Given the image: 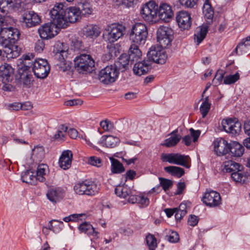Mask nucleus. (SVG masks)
<instances>
[{
    "mask_svg": "<svg viewBox=\"0 0 250 250\" xmlns=\"http://www.w3.org/2000/svg\"><path fill=\"white\" fill-rule=\"evenodd\" d=\"M158 5L154 1L146 3L141 8V14L142 18L149 23H153L159 19L167 22L172 17L173 14L170 5L166 3Z\"/></svg>",
    "mask_w": 250,
    "mask_h": 250,
    "instance_id": "1",
    "label": "nucleus"
},
{
    "mask_svg": "<svg viewBox=\"0 0 250 250\" xmlns=\"http://www.w3.org/2000/svg\"><path fill=\"white\" fill-rule=\"evenodd\" d=\"M4 18L0 20V43L2 46H6L10 42H16L20 37L19 30L12 27H4Z\"/></svg>",
    "mask_w": 250,
    "mask_h": 250,
    "instance_id": "2",
    "label": "nucleus"
},
{
    "mask_svg": "<svg viewBox=\"0 0 250 250\" xmlns=\"http://www.w3.org/2000/svg\"><path fill=\"white\" fill-rule=\"evenodd\" d=\"M66 8L62 2L56 3L50 11L52 21L56 23L59 28L67 27L66 21L64 20L66 16Z\"/></svg>",
    "mask_w": 250,
    "mask_h": 250,
    "instance_id": "3",
    "label": "nucleus"
},
{
    "mask_svg": "<svg viewBox=\"0 0 250 250\" xmlns=\"http://www.w3.org/2000/svg\"><path fill=\"white\" fill-rule=\"evenodd\" d=\"M73 188L75 192L77 194L90 196L97 194L100 189L95 182L89 180H85L76 183Z\"/></svg>",
    "mask_w": 250,
    "mask_h": 250,
    "instance_id": "4",
    "label": "nucleus"
},
{
    "mask_svg": "<svg viewBox=\"0 0 250 250\" xmlns=\"http://www.w3.org/2000/svg\"><path fill=\"white\" fill-rule=\"evenodd\" d=\"M147 35L146 26L144 24L137 23L132 28L129 38L133 44L141 45L145 43Z\"/></svg>",
    "mask_w": 250,
    "mask_h": 250,
    "instance_id": "5",
    "label": "nucleus"
},
{
    "mask_svg": "<svg viewBox=\"0 0 250 250\" xmlns=\"http://www.w3.org/2000/svg\"><path fill=\"white\" fill-rule=\"evenodd\" d=\"M74 65L79 73L91 72L95 66V62L90 55L82 54L74 60Z\"/></svg>",
    "mask_w": 250,
    "mask_h": 250,
    "instance_id": "6",
    "label": "nucleus"
},
{
    "mask_svg": "<svg viewBox=\"0 0 250 250\" xmlns=\"http://www.w3.org/2000/svg\"><path fill=\"white\" fill-rule=\"evenodd\" d=\"M161 159L163 162L177 165L189 168L190 167V158L188 155H182L180 153H162Z\"/></svg>",
    "mask_w": 250,
    "mask_h": 250,
    "instance_id": "7",
    "label": "nucleus"
},
{
    "mask_svg": "<svg viewBox=\"0 0 250 250\" xmlns=\"http://www.w3.org/2000/svg\"><path fill=\"white\" fill-rule=\"evenodd\" d=\"M32 67V71L34 75L39 79H43L47 77L50 66L47 61L45 59H38L35 60L34 62H29Z\"/></svg>",
    "mask_w": 250,
    "mask_h": 250,
    "instance_id": "8",
    "label": "nucleus"
},
{
    "mask_svg": "<svg viewBox=\"0 0 250 250\" xmlns=\"http://www.w3.org/2000/svg\"><path fill=\"white\" fill-rule=\"evenodd\" d=\"M125 31V27L122 25L112 24L105 29L103 38L110 43L114 42L123 36Z\"/></svg>",
    "mask_w": 250,
    "mask_h": 250,
    "instance_id": "9",
    "label": "nucleus"
},
{
    "mask_svg": "<svg viewBox=\"0 0 250 250\" xmlns=\"http://www.w3.org/2000/svg\"><path fill=\"white\" fill-rule=\"evenodd\" d=\"M173 34V30L167 26H161L157 29V42L162 48H165L171 45Z\"/></svg>",
    "mask_w": 250,
    "mask_h": 250,
    "instance_id": "10",
    "label": "nucleus"
},
{
    "mask_svg": "<svg viewBox=\"0 0 250 250\" xmlns=\"http://www.w3.org/2000/svg\"><path fill=\"white\" fill-rule=\"evenodd\" d=\"M119 72L113 65H108L99 73L100 81L104 84H109L114 83L118 77Z\"/></svg>",
    "mask_w": 250,
    "mask_h": 250,
    "instance_id": "11",
    "label": "nucleus"
},
{
    "mask_svg": "<svg viewBox=\"0 0 250 250\" xmlns=\"http://www.w3.org/2000/svg\"><path fill=\"white\" fill-rule=\"evenodd\" d=\"M147 60L152 62V63L156 62L164 64L166 62L167 55L165 51L160 47L151 46L147 54Z\"/></svg>",
    "mask_w": 250,
    "mask_h": 250,
    "instance_id": "12",
    "label": "nucleus"
},
{
    "mask_svg": "<svg viewBox=\"0 0 250 250\" xmlns=\"http://www.w3.org/2000/svg\"><path fill=\"white\" fill-rule=\"evenodd\" d=\"M21 22L26 28H32L39 25L41 23V19L34 11H28L22 15Z\"/></svg>",
    "mask_w": 250,
    "mask_h": 250,
    "instance_id": "13",
    "label": "nucleus"
},
{
    "mask_svg": "<svg viewBox=\"0 0 250 250\" xmlns=\"http://www.w3.org/2000/svg\"><path fill=\"white\" fill-rule=\"evenodd\" d=\"M26 62L25 66H21L18 69L17 79L19 80L23 87L28 88L31 86L32 75L29 70L30 66Z\"/></svg>",
    "mask_w": 250,
    "mask_h": 250,
    "instance_id": "14",
    "label": "nucleus"
},
{
    "mask_svg": "<svg viewBox=\"0 0 250 250\" xmlns=\"http://www.w3.org/2000/svg\"><path fill=\"white\" fill-rule=\"evenodd\" d=\"M57 28L59 27L57 24L53 21L42 25L38 29V32L41 38L43 39H51L57 34Z\"/></svg>",
    "mask_w": 250,
    "mask_h": 250,
    "instance_id": "15",
    "label": "nucleus"
},
{
    "mask_svg": "<svg viewBox=\"0 0 250 250\" xmlns=\"http://www.w3.org/2000/svg\"><path fill=\"white\" fill-rule=\"evenodd\" d=\"M202 200L204 204L210 207H217L221 204V198L220 194L213 190L206 192Z\"/></svg>",
    "mask_w": 250,
    "mask_h": 250,
    "instance_id": "16",
    "label": "nucleus"
},
{
    "mask_svg": "<svg viewBox=\"0 0 250 250\" xmlns=\"http://www.w3.org/2000/svg\"><path fill=\"white\" fill-rule=\"evenodd\" d=\"M151 65L152 62L147 59L138 62L134 65L133 73L139 76L146 74L151 69Z\"/></svg>",
    "mask_w": 250,
    "mask_h": 250,
    "instance_id": "17",
    "label": "nucleus"
},
{
    "mask_svg": "<svg viewBox=\"0 0 250 250\" xmlns=\"http://www.w3.org/2000/svg\"><path fill=\"white\" fill-rule=\"evenodd\" d=\"M14 69L6 63L0 66V81L2 83H9L13 80Z\"/></svg>",
    "mask_w": 250,
    "mask_h": 250,
    "instance_id": "18",
    "label": "nucleus"
},
{
    "mask_svg": "<svg viewBox=\"0 0 250 250\" xmlns=\"http://www.w3.org/2000/svg\"><path fill=\"white\" fill-rule=\"evenodd\" d=\"M21 3V0H0V10L2 13L8 10H18Z\"/></svg>",
    "mask_w": 250,
    "mask_h": 250,
    "instance_id": "19",
    "label": "nucleus"
},
{
    "mask_svg": "<svg viewBox=\"0 0 250 250\" xmlns=\"http://www.w3.org/2000/svg\"><path fill=\"white\" fill-rule=\"evenodd\" d=\"M176 21L179 27L183 30H188L191 26V17L186 11H180L176 16Z\"/></svg>",
    "mask_w": 250,
    "mask_h": 250,
    "instance_id": "20",
    "label": "nucleus"
},
{
    "mask_svg": "<svg viewBox=\"0 0 250 250\" xmlns=\"http://www.w3.org/2000/svg\"><path fill=\"white\" fill-rule=\"evenodd\" d=\"M230 144L223 139H217L214 142V148L218 156L225 155L229 153Z\"/></svg>",
    "mask_w": 250,
    "mask_h": 250,
    "instance_id": "21",
    "label": "nucleus"
},
{
    "mask_svg": "<svg viewBox=\"0 0 250 250\" xmlns=\"http://www.w3.org/2000/svg\"><path fill=\"white\" fill-rule=\"evenodd\" d=\"M81 15L79 8L75 6L66 8V16L64 17L65 20L67 22V27L69 23H74L81 18Z\"/></svg>",
    "mask_w": 250,
    "mask_h": 250,
    "instance_id": "22",
    "label": "nucleus"
},
{
    "mask_svg": "<svg viewBox=\"0 0 250 250\" xmlns=\"http://www.w3.org/2000/svg\"><path fill=\"white\" fill-rule=\"evenodd\" d=\"M46 196L49 201L56 203L63 198L64 192L60 188H51L48 190Z\"/></svg>",
    "mask_w": 250,
    "mask_h": 250,
    "instance_id": "23",
    "label": "nucleus"
},
{
    "mask_svg": "<svg viewBox=\"0 0 250 250\" xmlns=\"http://www.w3.org/2000/svg\"><path fill=\"white\" fill-rule=\"evenodd\" d=\"M73 154L71 151H63L59 159L60 167L63 169H68L71 165Z\"/></svg>",
    "mask_w": 250,
    "mask_h": 250,
    "instance_id": "24",
    "label": "nucleus"
},
{
    "mask_svg": "<svg viewBox=\"0 0 250 250\" xmlns=\"http://www.w3.org/2000/svg\"><path fill=\"white\" fill-rule=\"evenodd\" d=\"M15 42H10L4 47L3 51L6 54V57L15 58L20 55L21 49L18 45H15Z\"/></svg>",
    "mask_w": 250,
    "mask_h": 250,
    "instance_id": "25",
    "label": "nucleus"
},
{
    "mask_svg": "<svg viewBox=\"0 0 250 250\" xmlns=\"http://www.w3.org/2000/svg\"><path fill=\"white\" fill-rule=\"evenodd\" d=\"M83 34L87 37L95 38L100 35L101 33L99 27L96 25L90 24L83 29Z\"/></svg>",
    "mask_w": 250,
    "mask_h": 250,
    "instance_id": "26",
    "label": "nucleus"
},
{
    "mask_svg": "<svg viewBox=\"0 0 250 250\" xmlns=\"http://www.w3.org/2000/svg\"><path fill=\"white\" fill-rule=\"evenodd\" d=\"M178 130L175 129L170 134L171 136L165 140L163 146L167 147L175 146L181 139V136L177 134Z\"/></svg>",
    "mask_w": 250,
    "mask_h": 250,
    "instance_id": "27",
    "label": "nucleus"
},
{
    "mask_svg": "<svg viewBox=\"0 0 250 250\" xmlns=\"http://www.w3.org/2000/svg\"><path fill=\"white\" fill-rule=\"evenodd\" d=\"M129 61V56L126 55L122 54L119 58L118 62H116L114 67L117 68V69L122 72L125 71L128 67Z\"/></svg>",
    "mask_w": 250,
    "mask_h": 250,
    "instance_id": "28",
    "label": "nucleus"
},
{
    "mask_svg": "<svg viewBox=\"0 0 250 250\" xmlns=\"http://www.w3.org/2000/svg\"><path fill=\"white\" fill-rule=\"evenodd\" d=\"M229 149V153L230 152L232 156L236 157L241 156L244 152V147L237 142L230 144Z\"/></svg>",
    "mask_w": 250,
    "mask_h": 250,
    "instance_id": "29",
    "label": "nucleus"
},
{
    "mask_svg": "<svg viewBox=\"0 0 250 250\" xmlns=\"http://www.w3.org/2000/svg\"><path fill=\"white\" fill-rule=\"evenodd\" d=\"M31 170H26L21 173V179L23 182L30 184L31 185H37L38 179L36 175Z\"/></svg>",
    "mask_w": 250,
    "mask_h": 250,
    "instance_id": "30",
    "label": "nucleus"
},
{
    "mask_svg": "<svg viewBox=\"0 0 250 250\" xmlns=\"http://www.w3.org/2000/svg\"><path fill=\"white\" fill-rule=\"evenodd\" d=\"M128 56L131 62L137 61L142 56V52L139 48L138 45L132 44L128 52Z\"/></svg>",
    "mask_w": 250,
    "mask_h": 250,
    "instance_id": "31",
    "label": "nucleus"
},
{
    "mask_svg": "<svg viewBox=\"0 0 250 250\" xmlns=\"http://www.w3.org/2000/svg\"><path fill=\"white\" fill-rule=\"evenodd\" d=\"M79 8L81 16H88L91 15L93 12V8L92 4L87 1L81 2L78 7Z\"/></svg>",
    "mask_w": 250,
    "mask_h": 250,
    "instance_id": "32",
    "label": "nucleus"
},
{
    "mask_svg": "<svg viewBox=\"0 0 250 250\" xmlns=\"http://www.w3.org/2000/svg\"><path fill=\"white\" fill-rule=\"evenodd\" d=\"M131 190L126 185H118L115 188V193L120 198H125L131 194Z\"/></svg>",
    "mask_w": 250,
    "mask_h": 250,
    "instance_id": "33",
    "label": "nucleus"
},
{
    "mask_svg": "<svg viewBox=\"0 0 250 250\" xmlns=\"http://www.w3.org/2000/svg\"><path fill=\"white\" fill-rule=\"evenodd\" d=\"M242 168L243 166L233 161H228L224 163L223 171L232 173L233 172H236Z\"/></svg>",
    "mask_w": 250,
    "mask_h": 250,
    "instance_id": "34",
    "label": "nucleus"
},
{
    "mask_svg": "<svg viewBox=\"0 0 250 250\" xmlns=\"http://www.w3.org/2000/svg\"><path fill=\"white\" fill-rule=\"evenodd\" d=\"M235 50L237 53L240 52L241 54L249 53L250 51V37L248 36L244 39L237 46Z\"/></svg>",
    "mask_w": 250,
    "mask_h": 250,
    "instance_id": "35",
    "label": "nucleus"
},
{
    "mask_svg": "<svg viewBox=\"0 0 250 250\" xmlns=\"http://www.w3.org/2000/svg\"><path fill=\"white\" fill-rule=\"evenodd\" d=\"M166 172L171 175L180 178L185 174V170L183 168L176 166H168L164 167Z\"/></svg>",
    "mask_w": 250,
    "mask_h": 250,
    "instance_id": "36",
    "label": "nucleus"
},
{
    "mask_svg": "<svg viewBox=\"0 0 250 250\" xmlns=\"http://www.w3.org/2000/svg\"><path fill=\"white\" fill-rule=\"evenodd\" d=\"M79 229L81 231L93 236H97L99 233L98 232L95 231L93 226L87 222H84L81 224L79 227Z\"/></svg>",
    "mask_w": 250,
    "mask_h": 250,
    "instance_id": "37",
    "label": "nucleus"
},
{
    "mask_svg": "<svg viewBox=\"0 0 250 250\" xmlns=\"http://www.w3.org/2000/svg\"><path fill=\"white\" fill-rule=\"evenodd\" d=\"M203 13L205 18L210 20V21H212L213 17L214 11L209 0H205L203 6Z\"/></svg>",
    "mask_w": 250,
    "mask_h": 250,
    "instance_id": "38",
    "label": "nucleus"
},
{
    "mask_svg": "<svg viewBox=\"0 0 250 250\" xmlns=\"http://www.w3.org/2000/svg\"><path fill=\"white\" fill-rule=\"evenodd\" d=\"M208 31V26L200 27L194 34V41L197 45H199L205 38Z\"/></svg>",
    "mask_w": 250,
    "mask_h": 250,
    "instance_id": "39",
    "label": "nucleus"
},
{
    "mask_svg": "<svg viewBox=\"0 0 250 250\" xmlns=\"http://www.w3.org/2000/svg\"><path fill=\"white\" fill-rule=\"evenodd\" d=\"M102 138H104L102 142L103 146H105L107 147H114L119 142V139L117 137H114L112 135L103 136Z\"/></svg>",
    "mask_w": 250,
    "mask_h": 250,
    "instance_id": "40",
    "label": "nucleus"
},
{
    "mask_svg": "<svg viewBox=\"0 0 250 250\" xmlns=\"http://www.w3.org/2000/svg\"><path fill=\"white\" fill-rule=\"evenodd\" d=\"M242 168L240 170H237L236 172H233L231 174V178L236 183L240 184H244L247 179V176L244 174V172L241 170Z\"/></svg>",
    "mask_w": 250,
    "mask_h": 250,
    "instance_id": "41",
    "label": "nucleus"
},
{
    "mask_svg": "<svg viewBox=\"0 0 250 250\" xmlns=\"http://www.w3.org/2000/svg\"><path fill=\"white\" fill-rule=\"evenodd\" d=\"M48 169V166L45 164H41L38 167L36 176L38 180L41 182H44L45 178L44 176Z\"/></svg>",
    "mask_w": 250,
    "mask_h": 250,
    "instance_id": "42",
    "label": "nucleus"
},
{
    "mask_svg": "<svg viewBox=\"0 0 250 250\" xmlns=\"http://www.w3.org/2000/svg\"><path fill=\"white\" fill-rule=\"evenodd\" d=\"M44 155L43 147L42 146H37L32 149L31 158L34 160H40L43 158Z\"/></svg>",
    "mask_w": 250,
    "mask_h": 250,
    "instance_id": "43",
    "label": "nucleus"
},
{
    "mask_svg": "<svg viewBox=\"0 0 250 250\" xmlns=\"http://www.w3.org/2000/svg\"><path fill=\"white\" fill-rule=\"evenodd\" d=\"M210 106L211 104L209 102L208 97H206L203 99V102L200 107V111L203 118L208 114Z\"/></svg>",
    "mask_w": 250,
    "mask_h": 250,
    "instance_id": "44",
    "label": "nucleus"
},
{
    "mask_svg": "<svg viewBox=\"0 0 250 250\" xmlns=\"http://www.w3.org/2000/svg\"><path fill=\"white\" fill-rule=\"evenodd\" d=\"M229 127L227 133L231 134L232 135L236 136L239 134L241 131L242 125L240 122L237 120H234V122Z\"/></svg>",
    "mask_w": 250,
    "mask_h": 250,
    "instance_id": "45",
    "label": "nucleus"
},
{
    "mask_svg": "<svg viewBox=\"0 0 250 250\" xmlns=\"http://www.w3.org/2000/svg\"><path fill=\"white\" fill-rule=\"evenodd\" d=\"M176 213L175 215L176 221H180L187 213V205L185 203H182L179 206L176 208Z\"/></svg>",
    "mask_w": 250,
    "mask_h": 250,
    "instance_id": "46",
    "label": "nucleus"
},
{
    "mask_svg": "<svg viewBox=\"0 0 250 250\" xmlns=\"http://www.w3.org/2000/svg\"><path fill=\"white\" fill-rule=\"evenodd\" d=\"M123 164L118 160L113 159L111 164V171L114 173H121L125 171Z\"/></svg>",
    "mask_w": 250,
    "mask_h": 250,
    "instance_id": "47",
    "label": "nucleus"
},
{
    "mask_svg": "<svg viewBox=\"0 0 250 250\" xmlns=\"http://www.w3.org/2000/svg\"><path fill=\"white\" fill-rule=\"evenodd\" d=\"M68 127L64 125H60L57 133L54 135V138L58 140H64L67 133Z\"/></svg>",
    "mask_w": 250,
    "mask_h": 250,
    "instance_id": "48",
    "label": "nucleus"
},
{
    "mask_svg": "<svg viewBox=\"0 0 250 250\" xmlns=\"http://www.w3.org/2000/svg\"><path fill=\"white\" fill-rule=\"evenodd\" d=\"M159 180L160 181V186L162 187L165 192L169 190L173 184V182L172 180L165 178L159 177Z\"/></svg>",
    "mask_w": 250,
    "mask_h": 250,
    "instance_id": "49",
    "label": "nucleus"
},
{
    "mask_svg": "<svg viewBox=\"0 0 250 250\" xmlns=\"http://www.w3.org/2000/svg\"><path fill=\"white\" fill-rule=\"evenodd\" d=\"M62 222H58L56 220H51L48 223L49 229L55 233H58L61 230V225H62Z\"/></svg>",
    "mask_w": 250,
    "mask_h": 250,
    "instance_id": "50",
    "label": "nucleus"
},
{
    "mask_svg": "<svg viewBox=\"0 0 250 250\" xmlns=\"http://www.w3.org/2000/svg\"><path fill=\"white\" fill-rule=\"evenodd\" d=\"M146 242L150 250H155L156 248L157 245L156 242V239L153 235L148 234L146 236Z\"/></svg>",
    "mask_w": 250,
    "mask_h": 250,
    "instance_id": "51",
    "label": "nucleus"
},
{
    "mask_svg": "<svg viewBox=\"0 0 250 250\" xmlns=\"http://www.w3.org/2000/svg\"><path fill=\"white\" fill-rule=\"evenodd\" d=\"M166 239L171 243L177 242L179 240V234L175 231L170 230L166 236Z\"/></svg>",
    "mask_w": 250,
    "mask_h": 250,
    "instance_id": "52",
    "label": "nucleus"
},
{
    "mask_svg": "<svg viewBox=\"0 0 250 250\" xmlns=\"http://www.w3.org/2000/svg\"><path fill=\"white\" fill-rule=\"evenodd\" d=\"M239 78V75L238 73L232 75H229L225 77L224 83L225 84H230L236 82Z\"/></svg>",
    "mask_w": 250,
    "mask_h": 250,
    "instance_id": "53",
    "label": "nucleus"
},
{
    "mask_svg": "<svg viewBox=\"0 0 250 250\" xmlns=\"http://www.w3.org/2000/svg\"><path fill=\"white\" fill-rule=\"evenodd\" d=\"M74 49L79 51H84L86 47L84 46L83 43L81 40L75 39L72 41Z\"/></svg>",
    "mask_w": 250,
    "mask_h": 250,
    "instance_id": "54",
    "label": "nucleus"
},
{
    "mask_svg": "<svg viewBox=\"0 0 250 250\" xmlns=\"http://www.w3.org/2000/svg\"><path fill=\"white\" fill-rule=\"evenodd\" d=\"M88 163L91 165L100 167L102 165V160L96 156H91L88 158Z\"/></svg>",
    "mask_w": 250,
    "mask_h": 250,
    "instance_id": "55",
    "label": "nucleus"
},
{
    "mask_svg": "<svg viewBox=\"0 0 250 250\" xmlns=\"http://www.w3.org/2000/svg\"><path fill=\"white\" fill-rule=\"evenodd\" d=\"M100 125L104 131H110L113 128V124L108 121L105 120L100 122Z\"/></svg>",
    "mask_w": 250,
    "mask_h": 250,
    "instance_id": "56",
    "label": "nucleus"
},
{
    "mask_svg": "<svg viewBox=\"0 0 250 250\" xmlns=\"http://www.w3.org/2000/svg\"><path fill=\"white\" fill-rule=\"evenodd\" d=\"M64 43L58 42H56L53 50V53H66L65 49L63 48Z\"/></svg>",
    "mask_w": 250,
    "mask_h": 250,
    "instance_id": "57",
    "label": "nucleus"
},
{
    "mask_svg": "<svg viewBox=\"0 0 250 250\" xmlns=\"http://www.w3.org/2000/svg\"><path fill=\"white\" fill-rule=\"evenodd\" d=\"M225 72L222 70H218L213 80V82L216 84H220L224 78Z\"/></svg>",
    "mask_w": 250,
    "mask_h": 250,
    "instance_id": "58",
    "label": "nucleus"
},
{
    "mask_svg": "<svg viewBox=\"0 0 250 250\" xmlns=\"http://www.w3.org/2000/svg\"><path fill=\"white\" fill-rule=\"evenodd\" d=\"M234 121V120H232L231 119H223L221 122L223 130L227 132L228 130L229 129V127L231 126V125Z\"/></svg>",
    "mask_w": 250,
    "mask_h": 250,
    "instance_id": "59",
    "label": "nucleus"
},
{
    "mask_svg": "<svg viewBox=\"0 0 250 250\" xmlns=\"http://www.w3.org/2000/svg\"><path fill=\"white\" fill-rule=\"evenodd\" d=\"M107 49L110 58L116 57L119 54L118 50L113 44L108 45Z\"/></svg>",
    "mask_w": 250,
    "mask_h": 250,
    "instance_id": "60",
    "label": "nucleus"
},
{
    "mask_svg": "<svg viewBox=\"0 0 250 250\" xmlns=\"http://www.w3.org/2000/svg\"><path fill=\"white\" fill-rule=\"evenodd\" d=\"M180 4L188 8L193 7L196 3L197 0H179Z\"/></svg>",
    "mask_w": 250,
    "mask_h": 250,
    "instance_id": "61",
    "label": "nucleus"
},
{
    "mask_svg": "<svg viewBox=\"0 0 250 250\" xmlns=\"http://www.w3.org/2000/svg\"><path fill=\"white\" fill-rule=\"evenodd\" d=\"M143 206H147L149 204V200L143 195H138L137 203Z\"/></svg>",
    "mask_w": 250,
    "mask_h": 250,
    "instance_id": "62",
    "label": "nucleus"
},
{
    "mask_svg": "<svg viewBox=\"0 0 250 250\" xmlns=\"http://www.w3.org/2000/svg\"><path fill=\"white\" fill-rule=\"evenodd\" d=\"M44 46V43L42 40H38L35 44V50L38 53H41L43 51Z\"/></svg>",
    "mask_w": 250,
    "mask_h": 250,
    "instance_id": "63",
    "label": "nucleus"
},
{
    "mask_svg": "<svg viewBox=\"0 0 250 250\" xmlns=\"http://www.w3.org/2000/svg\"><path fill=\"white\" fill-rule=\"evenodd\" d=\"M186 184L184 182H179L177 184V191L175 193V195H180L186 188Z\"/></svg>",
    "mask_w": 250,
    "mask_h": 250,
    "instance_id": "64",
    "label": "nucleus"
}]
</instances>
